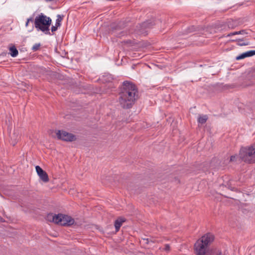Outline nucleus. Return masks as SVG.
<instances>
[{
  "instance_id": "nucleus-1",
  "label": "nucleus",
  "mask_w": 255,
  "mask_h": 255,
  "mask_svg": "<svg viewBox=\"0 0 255 255\" xmlns=\"http://www.w3.org/2000/svg\"><path fill=\"white\" fill-rule=\"evenodd\" d=\"M123 86L120 93L119 102L124 109H129L138 99L137 89L134 84L128 81L123 82Z\"/></svg>"
},
{
  "instance_id": "nucleus-2",
  "label": "nucleus",
  "mask_w": 255,
  "mask_h": 255,
  "mask_svg": "<svg viewBox=\"0 0 255 255\" xmlns=\"http://www.w3.org/2000/svg\"><path fill=\"white\" fill-rule=\"evenodd\" d=\"M52 20L49 17L42 13L37 16L34 20V26L37 30H40L46 34L51 35L49 27Z\"/></svg>"
},
{
  "instance_id": "nucleus-3",
  "label": "nucleus",
  "mask_w": 255,
  "mask_h": 255,
  "mask_svg": "<svg viewBox=\"0 0 255 255\" xmlns=\"http://www.w3.org/2000/svg\"><path fill=\"white\" fill-rule=\"evenodd\" d=\"M255 148L254 145L250 146L242 147L239 153L240 158L245 162L251 163L254 162Z\"/></svg>"
},
{
  "instance_id": "nucleus-4",
  "label": "nucleus",
  "mask_w": 255,
  "mask_h": 255,
  "mask_svg": "<svg viewBox=\"0 0 255 255\" xmlns=\"http://www.w3.org/2000/svg\"><path fill=\"white\" fill-rule=\"evenodd\" d=\"M155 24L154 19H149L144 21L136 26L135 31L139 34H147L148 30Z\"/></svg>"
},
{
  "instance_id": "nucleus-5",
  "label": "nucleus",
  "mask_w": 255,
  "mask_h": 255,
  "mask_svg": "<svg viewBox=\"0 0 255 255\" xmlns=\"http://www.w3.org/2000/svg\"><path fill=\"white\" fill-rule=\"evenodd\" d=\"M255 82V69L252 68L248 70L244 77L243 85L245 87H248L254 85Z\"/></svg>"
},
{
  "instance_id": "nucleus-6",
  "label": "nucleus",
  "mask_w": 255,
  "mask_h": 255,
  "mask_svg": "<svg viewBox=\"0 0 255 255\" xmlns=\"http://www.w3.org/2000/svg\"><path fill=\"white\" fill-rule=\"evenodd\" d=\"M55 133L57 138L63 141H72L76 139L75 135L63 130H56Z\"/></svg>"
},
{
  "instance_id": "nucleus-7",
  "label": "nucleus",
  "mask_w": 255,
  "mask_h": 255,
  "mask_svg": "<svg viewBox=\"0 0 255 255\" xmlns=\"http://www.w3.org/2000/svg\"><path fill=\"white\" fill-rule=\"evenodd\" d=\"M207 246L203 243V241L198 240L194 245L195 252L197 255H205Z\"/></svg>"
},
{
  "instance_id": "nucleus-8",
  "label": "nucleus",
  "mask_w": 255,
  "mask_h": 255,
  "mask_svg": "<svg viewBox=\"0 0 255 255\" xmlns=\"http://www.w3.org/2000/svg\"><path fill=\"white\" fill-rule=\"evenodd\" d=\"M36 172L39 176L40 179L44 182L49 181V178L47 173L44 171L39 166L37 165L35 167Z\"/></svg>"
},
{
  "instance_id": "nucleus-9",
  "label": "nucleus",
  "mask_w": 255,
  "mask_h": 255,
  "mask_svg": "<svg viewBox=\"0 0 255 255\" xmlns=\"http://www.w3.org/2000/svg\"><path fill=\"white\" fill-rule=\"evenodd\" d=\"M61 225L64 226H69L73 225L75 221L73 218L68 215L62 214Z\"/></svg>"
},
{
  "instance_id": "nucleus-10",
  "label": "nucleus",
  "mask_w": 255,
  "mask_h": 255,
  "mask_svg": "<svg viewBox=\"0 0 255 255\" xmlns=\"http://www.w3.org/2000/svg\"><path fill=\"white\" fill-rule=\"evenodd\" d=\"M214 239V235L211 233H208L202 236L199 240L203 241V243L208 247V245L213 241Z\"/></svg>"
},
{
  "instance_id": "nucleus-11",
  "label": "nucleus",
  "mask_w": 255,
  "mask_h": 255,
  "mask_svg": "<svg viewBox=\"0 0 255 255\" xmlns=\"http://www.w3.org/2000/svg\"><path fill=\"white\" fill-rule=\"evenodd\" d=\"M237 26L238 24L236 21L230 19L228 20L226 23L221 24L220 27L221 28V30H223L226 29L227 27L229 29H233Z\"/></svg>"
},
{
  "instance_id": "nucleus-12",
  "label": "nucleus",
  "mask_w": 255,
  "mask_h": 255,
  "mask_svg": "<svg viewBox=\"0 0 255 255\" xmlns=\"http://www.w3.org/2000/svg\"><path fill=\"white\" fill-rule=\"evenodd\" d=\"M255 55V50H251L245 53H243L240 55L236 57V59L237 60H240L245 58L252 56Z\"/></svg>"
},
{
  "instance_id": "nucleus-13",
  "label": "nucleus",
  "mask_w": 255,
  "mask_h": 255,
  "mask_svg": "<svg viewBox=\"0 0 255 255\" xmlns=\"http://www.w3.org/2000/svg\"><path fill=\"white\" fill-rule=\"evenodd\" d=\"M126 221V219L123 217H119L115 221V227L116 232H118L122 226L123 223Z\"/></svg>"
},
{
  "instance_id": "nucleus-14",
  "label": "nucleus",
  "mask_w": 255,
  "mask_h": 255,
  "mask_svg": "<svg viewBox=\"0 0 255 255\" xmlns=\"http://www.w3.org/2000/svg\"><path fill=\"white\" fill-rule=\"evenodd\" d=\"M233 41H236L238 46H247L250 44L249 41L246 38H236L232 40Z\"/></svg>"
},
{
  "instance_id": "nucleus-15",
  "label": "nucleus",
  "mask_w": 255,
  "mask_h": 255,
  "mask_svg": "<svg viewBox=\"0 0 255 255\" xmlns=\"http://www.w3.org/2000/svg\"><path fill=\"white\" fill-rule=\"evenodd\" d=\"M9 136L10 138V143L13 146H14L19 140L20 136L15 132H13L12 134H10Z\"/></svg>"
},
{
  "instance_id": "nucleus-16",
  "label": "nucleus",
  "mask_w": 255,
  "mask_h": 255,
  "mask_svg": "<svg viewBox=\"0 0 255 255\" xmlns=\"http://www.w3.org/2000/svg\"><path fill=\"white\" fill-rule=\"evenodd\" d=\"M9 51H10V55L13 57H16L18 53V50L16 48L15 46H12L9 48Z\"/></svg>"
},
{
  "instance_id": "nucleus-17",
  "label": "nucleus",
  "mask_w": 255,
  "mask_h": 255,
  "mask_svg": "<svg viewBox=\"0 0 255 255\" xmlns=\"http://www.w3.org/2000/svg\"><path fill=\"white\" fill-rule=\"evenodd\" d=\"M62 214H58L57 215L54 214V221L55 223L57 224H59L61 225V221H62Z\"/></svg>"
},
{
  "instance_id": "nucleus-18",
  "label": "nucleus",
  "mask_w": 255,
  "mask_h": 255,
  "mask_svg": "<svg viewBox=\"0 0 255 255\" xmlns=\"http://www.w3.org/2000/svg\"><path fill=\"white\" fill-rule=\"evenodd\" d=\"M197 28L194 26L192 25L188 27L184 31V34H187L193 32L196 30Z\"/></svg>"
},
{
  "instance_id": "nucleus-19",
  "label": "nucleus",
  "mask_w": 255,
  "mask_h": 255,
  "mask_svg": "<svg viewBox=\"0 0 255 255\" xmlns=\"http://www.w3.org/2000/svg\"><path fill=\"white\" fill-rule=\"evenodd\" d=\"M208 120V117L207 115L200 116L198 119V123L203 124H205Z\"/></svg>"
},
{
  "instance_id": "nucleus-20",
  "label": "nucleus",
  "mask_w": 255,
  "mask_h": 255,
  "mask_svg": "<svg viewBox=\"0 0 255 255\" xmlns=\"http://www.w3.org/2000/svg\"><path fill=\"white\" fill-rule=\"evenodd\" d=\"M57 19L56 20V24L55 25L57 26H60L61 25V21L62 20L63 17H64V15H60V14H58L57 15Z\"/></svg>"
},
{
  "instance_id": "nucleus-21",
  "label": "nucleus",
  "mask_w": 255,
  "mask_h": 255,
  "mask_svg": "<svg viewBox=\"0 0 255 255\" xmlns=\"http://www.w3.org/2000/svg\"><path fill=\"white\" fill-rule=\"evenodd\" d=\"M247 33L246 32L245 30H242L239 31H235L234 32H231L227 35V36H231L232 35H237V34H245Z\"/></svg>"
},
{
  "instance_id": "nucleus-22",
  "label": "nucleus",
  "mask_w": 255,
  "mask_h": 255,
  "mask_svg": "<svg viewBox=\"0 0 255 255\" xmlns=\"http://www.w3.org/2000/svg\"><path fill=\"white\" fill-rule=\"evenodd\" d=\"M40 46V43H36L33 46L31 49L33 51H36L39 49Z\"/></svg>"
},
{
  "instance_id": "nucleus-23",
  "label": "nucleus",
  "mask_w": 255,
  "mask_h": 255,
  "mask_svg": "<svg viewBox=\"0 0 255 255\" xmlns=\"http://www.w3.org/2000/svg\"><path fill=\"white\" fill-rule=\"evenodd\" d=\"M54 218V214L53 213L48 214L47 216V219L49 221L53 222Z\"/></svg>"
},
{
  "instance_id": "nucleus-24",
  "label": "nucleus",
  "mask_w": 255,
  "mask_h": 255,
  "mask_svg": "<svg viewBox=\"0 0 255 255\" xmlns=\"http://www.w3.org/2000/svg\"><path fill=\"white\" fill-rule=\"evenodd\" d=\"M170 250V246L168 244H166L164 245V250L166 251V252H169Z\"/></svg>"
},
{
  "instance_id": "nucleus-25",
  "label": "nucleus",
  "mask_w": 255,
  "mask_h": 255,
  "mask_svg": "<svg viewBox=\"0 0 255 255\" xmlns=\"http://www.w3.org/2000/svg\"><path fill=\"white\" fill-rule=\"evenodd\" d=\"M58 27V26H57L56 25H55V26H52L51 27V31L52 32L56 31L57 30Z\"/></svg>"
},
{
  "instance_id": "nucleus-26",
  "label": "nucleus",
  "mask_w": 255,
  "mask_h": 255,
  "mask_svg": "<svg viewBox=\"0 0 255 255\" xmlns=\"http://www.w3.org/2000/svg\"><path fill=\"white\" fill-rule=\"evenodd\" d=\"M237 157V156L236 155H232L230 157V161H234L236 160V158Z\"/></svg>"
},
{
  "instance_id": "nucleus-27",
  "label": "nucleus",
  "mask_w": 255,
  "mask_h": 255,
  "mask_svg": "<svg viewBox=\"0 0 255 255\" xmlns=\"http://www.w3.org/2000/svg\"><path fill=\"white\" fill-rule=\"evenodd\" d=\"M216 255H223L221 251L218 250L216 253Z\"/></svg>"
},
{
  "instance_id": "nucleus-28",
  "label": "nucleus",
  "mask_w": 255,
  "mask_h": 255,
  "mask_svg": "<svg viewBox=\"0 0 255 255\" xmlns=\"http://www.w3.org/2000/svg\"><path fill=\"white\" fill-rule=\"evenodd\" d=\"M28 22H33V17H30L27 19Z\"/></svg>"
},
{
  "instance_id": "nucleus-29",
  "label": "nucleus",
  "mask_w": 255,
  "mask_h": 255,
  "mask_svg": "<svg viewBox=\"0 0 255 255\" xmlns=\"http://www.w3.org/2000/svg\"><path fill=\"white\" fill-rule=\"evenodd\" d=\"M143 240L145 241V243L146 244H149V239H143Z\"/></svg>"
},
{
  "instance_id": "nucleus-30",
  "label": "nucleus",
  "mask_w": 255,
  "mask_h": 255,
  "mask_svg": "<svg viewBox=\"0 0 255 255\" xmlns=\"http://www.w3.org/2000/svg\"><path fill=\"white\" fill-rule=\"evenodd\" d=\"M28 23H29V22H28V21L27 20L26 23H25V26L27 27L28 26Z\"/></svg>"
},
{
  "instance_id": "nucleus-31",
  "label": "nucleus",
  "mask_w": 255,
  "mask_h": 255,
  "mask_svg": "<svg viewBox=\"0 0 255 255\" xmlns=\"http://www.w3.org/2000/svg\"><path fill=\"white\" fill-rule=\"evenodd\" d=\"M2 220V218L0 216V221H1Z\"/></svg>"
}]
</instances>
